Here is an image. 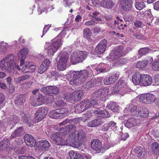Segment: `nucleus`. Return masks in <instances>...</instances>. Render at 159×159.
I'll return each mask as SVG.
<instances>
[{"mask_svg":"<svg viewBox=\"0 0 159 159\" xmlns=\"http://www.w3.org/2000/svg\"><path fill=\"white\" fill-rule=\"evenodd\" d=\"M75 126L73 125H70L61 129H57L58 131L55 134L50 135V138L53 142L56 144L59 145H65V140L62 137H65L69 132L75 130Z\"/></svg>","mask_w":159,"mask_h":159,"instance_id":"obj_1","label":"nucleus"},{"mask_svg":"<svg viewBox=\"0 0 159 159\" xmlns=\"http://www.w3.org/2000/svg\"><path fill=\"white\" fill-rule=\"evenodd\" d=\"M16 59L13 54H9L0 61V68L3 71L13 72L16 69L20 70V68L15 62Z\"/></svg>","mask_w":159,"mask_h":159,"instance_id":"obj_2","label":"nucleus"},{"mask_svg":"<svg viewBox=\"0 0 159 159\" xmlns=\"http://www.w3.org/2000/svg\"><path fill=\"white\" fill-rule=\"evenodd\" d=\"M89 72L86 70L79 71H73L69 72L67 77L70 84L79 85L84 82L88 78Z\"/></svg>","mask_w":159,"mask_h":159,"instance_id":"obj_3","label":"nucleus"},{"mask_svg":"<svg viewBox=\"0 0 159 159\" xmlns=\"http://www.w3.org/2000/svg\"><path fill=\"white\" fill-rule=\"evenodd\" d=\"M62 44L61 40L55 38L51 42L46 43L44 46V52L49 57L53 56Z\"/></svg>","mask_w":159,"mask_h":159,"instance_id":"obj_4","label":"nucleus"},{"mask_svg":"<svg viewBox=\"0 0 159 159\" xmlns=\"http://www.w3.org/2000/svg\"><path fill=\"white\" fill-rule=\"evenodd\" d=\"M97 104L98 102L94 99L92 98L91 100L89 99L84 100L78 105H76L75 106V110L74 111L76 113H80L90 108L93 106L96 105Z\"/></svg>","mask_w":159,"mask_h":159,"instance_id":"obj_5","label":"nucleus"},{"mask_svg":"<svg viewBox=\"0 0 159 159\" xmlns=\"http://www.w3.org/2000/svg\"><path fill=\"white\" fill-rule=\"evenodd\" d=\"M87 53L85 51H75L71 55L70 61L75 64L84 61L86 57Z\"/></svg>","mask_w":159,"mask_h":159,"instance_id":"obj_6","label":"nucleus"},{"mask_svg":"<svg viewBox=\"0 0 159 159\" xmlns=\"http://www.w3.org/2000/svg\"><path fill=\"white\" fill-rule=\"evenodd\" d=\"M58 56L59 60L57 63V68L61 70H64L66 69L69 55L66 52H63L59 53L58 54Z\"/></svg>","mask_w":159,"mask_h":159,"instance_id":"obj_7","label":"nucleus"},{"mask_svg":"<svg viewBox=\"0 0 159 159\" xmlns=\"http://www.w3.org/2000/svg\"><path fill=\"white\" fill-rule=\"evenodd\" d=\"M115 88L116 93L122 96L129 92L130 90L127 83L123 80L118 81L116 85Z\"/></svg>","mask_w":159,"mask_h":159,"instance_id":"obj_8","label":"nucleus"},{"mask_svg":"<svg viewBox=\"0 0 159 159\" xmlns=\"http://www.w3.org/2000/svg\"><path fill=\"white\" fill-rule=\"evenodd\" d=\"M109 92V89L107 88H104L97 90L92 95V99L96 100L100 99L102 101L105 100V98Z\"/></svg>","mask_w":159,"mask_h":159,"instance_id":"obj_9","label":"nucleus"},{"mask_svg":"<svg viewBox=\"0 0 159 159\" xmlns=\"http://www.w3.org/2000/svg\"><path fill=\"white\" fill-rule=\"evenodd\" d=\"M108 64L104 63H101L98 65H93L92 66V70L93 75H96L102 73H105L108 71L109 69Z\"/></svg>","mask_w":159,"mask_h":159,"instance_id":"obj_10","label":"nucleus"},{"mask_svg":"<svg viewBox=\"0 0 159 159\" xmlns=\"http://www.w3.org/2000/svg\"><path fill=\"white\" fill-rule=\"evenodd\" d=\"M75 133L70 134L66 138V140L65 141V145H69L79 148L80 147V143L76 140Z\"/></svg>","mask_w":159,"mask_h":159,"instance_id":"obj_11","label":"nucleus"},{"mask_svg":"<svg viewBox=\"0 0 159 159\" xmlns=\"http://www.w3.org/2000/svg\"><path fill=\"white\" fill-rule=\"evenodd\" d=\"M123 46H120L114 49L111 51L109 57L110 58L111 60L118 59L124 54L123 53Z\"/></svg>","mask_w":159,"mask_h":159,"instance_id":"obj_12","label":"nucleus"},{"mask_svg":"<svg viewBox=\"0 0 159 159\" xmlns=\"http://www.w3.org/2000/svg\"><path fill=\"white\" fill-rule=\"evenodd\" d=\"M156 98L155 96L151 93L143 94L139 97L140 101L146 104L153 102Z\"/></svg>","mask_w":159,"mask_h":159,"instance_id":"obj_13","label":"nucleus"},{"mask_svg":"<svg viewBox=\"0 0 159 159\" xmlns=\"http://www.w3.org/2000/svg\"><path fill=\"white\" fill-rule=\"evenodd\" d=\"M48 113L46 109L44 107L39 108L34 114L35 120L36 122H39L43 119Z\"/></svg>","mask_w":159,"mask_h":159,"instance_id":"obj_14","label":"nucleus"},{"mask_svg":"<svg viewBox=\"0 0 159 159\" xmlns=\"http://www.w3.org/2000/svg\"><path fill=\"white\" fill-rule=\"evenodd\" d=\"M107 44V41L105 39L101 41L95 48V52L98 54L104 53L106 51Z\"/></svg>","mask_w":159,"mask_h":159,"instance_id":"obj_15","label":"nucleus"},{"mask_svg":"<svg viewBox=\"0 0 159 159\" xmlns=\"http://www.w3.org/2000/svg\"><path fill=\"white\" fill-rule=\"evenodd\" d=\"M50 146V143L46 140L39 141L36 144L37 148L41 151L48 150Z\"/></svg>","mask_w":159,"mask_h":159,"instance_id":"obj_16","label":"nucleus"},{"mask_svg":"<svg viewBox=\"0 0 159 159\" xmlns=\"http://www.w3.org/2000/svg\"><path fill=\"white\" fill-rule=\"evenodd\" d=\"M140 85L146 86L150 85L152 83V78L151 77L147 74L142 75Z\"/></svg>","mask_w":159,"mask_h":159,"instance_id":"obj_17","label":"nucleus"},{"mask_svg":"<svg viewBox=\"0 0 159 159\" xmlns=\"http://www.w3.org/2000/svg\"><path fill=\"white\" fill-rule=\"evenodd\" d=\"M24 141L26 144L29 146L33 147L36 146V140L33 136L29 134H25L24 136Z\"/></svg>","mask_w":159,"mask_h":159,"instance_id":"obj_18","label":"nucleus"},{"mask_svg":"<svg viewBox=\"0 0 159 159\" xmlns=\"http://www.w3.org/2000/svg\"><path fill=\"white\" fill-rule=\"evenodd\" d=\"M29 50L27 48L21 49L17 53V55L20 59V66H22L24 63L25 60L28 53Z\"/></svg>","mask_w":159,"mask_h":159,"instance_id":"obj_19","label":"nucleus"},{"mask_svg":"<svg viewBox=\"0 0 159 159\" xmlns=\"http://www.w3.org/2000/svg\"><path fill=\"white\" fill-rule=\"evenodd\" d=\"M45 102V99L41 94H39L37 98L31 102V105L33 106H38L41 105Z\"/></svg>","mask_w":159,"mask_h":159,"instance_id":"obj_20","label":"nucleus"},{"mask_svg":"<svg viewBox=\"0 0 159 159\" xmlns=\"http://www.w3.org/2000/svg\"><path fill=\"white\" fill-rule=\"evenodd\" d=\"M83 93V91L81 90L73 91L71 93L73 102H77L81 99Z\"/></svg>","mask_w":159,"mask_h":159,"instance_id":"obj_21","label":"nucleus"},{"mask_svg":"<svg viewBox=\"0 0 159 159\" xmlns=\"http://www.w3.org/2000/svg\"><path fill=\"white\" fill-rule=\"evenodd\" d=\"M91 146L92 148L96 151H100L102 147V143L98 139L93 140Z\"/></svg>","mask_w":159,"mask_h":159,"instance_id":"obj_22","label":"nucleus"},{"mask_svg":"<svg viewBox=\"0 0 159 159\" xmlns=\"http://www.w3.org/2000/svg\"><path fill=\"white\" fill-rule=\"evenodd\" d=\"M50 63V61L48 59L44 60L39 67L38 70V72L40 74L43 73L48 68Z\"/></svg>","mask_w":159,"mask_h":159,"instance_id":"obj_23","label":"nucleus"},{"mask_svg":"<svg viewBox=\"0 0 159 159\" xmlns=\"http://www.w3.org/2000/svg\"><path fill=\"white\" fill-rule=\"evenodd\" d=\"M132 4L131 0H123L122 2V7L125 11H129L132 9Z\"/></svg>","mask_w":159,"mask_h":159,"instance_id":"obj_24","label":"nucleus"},{"mask_svg":"<svg viewBox=\"0 0 159 159\" xmlns=\"http://www.w3.org/2000/svg\"><path fill=\"white\" fill-rule=\"evenodd\" d=\"M100 4L102 7L107 9H111L114 5L112 0H102L101 1Z\"/></svg>","mask_w":159,"mask_h":159,"instance_id":"obj_25","label":"nucleus"},{"mask_svg":"<svg viewBox=\"0 0 159 159\" xmlns=\"http://www.w3.org/2000/svg\"><path fill=\"white\" fill-rule=\"evenodd\" d=\"M142 75L139 72L135 73L132 76V82L135 85H140Z\"/></svg>","mask_w":159,"mask_h":159,"instance_id":"obj_26","label":"nucleus"},{"mask_svg":"<svg viewBox=\"0 0 159 159\" xmlns=\"http://www.w3.org/2000/svg\"><path fill=\"white\" fill-rule=\"evenodd\" d=\"M73 133H75V136L77 141L80 143V145L81 144V141H83L85 138V135L83 130H79L78 132H75Z\"/></svg>","mask_w":159,"mask_h":159,"instance_id":"obj_27","label":"nucleus"},{"mask_svg":"<svg viewBox=\"0 0 159 159\" xmlns=\"http://www.w3.org/2000/svg\"><path fill=\"white\" fill-rule=\"evenodd\" d=\"M137 115L140 116L142 117H147L149 114V111L145 107H140Z\"/></svg>","mask_w":159,"mask_h":159,"instance_id":"obj_28","label":"nucleus"},{"mask_svg":"<svg viewBox=\"0 0 159 159\" xmlns=\"http://www.w3.org/2000/svg\"><path fill=\"white\" fill-rule=\"evenodd\" d=\"M134 152L139 158L142 159L144 157L145 152L144 149L143 147H137L134 149Z\"/></svg>","mask_w":159,"mask_h":159,"instance_id":"obj_29","label":"nucleus"},{"mask_svg":"<svg viewBox=\"0 0 159 159\" xmlns=\"http://www.w3.org/2000/svg\"><path fill=\"white\" fill-rule=\"evenodd\" d=\"M31 116L29 114H25L24 113H23L22 114V120L24 122L26 123L29 126H31L33 125V121L31 120Z\"/></svg>","mask_w":159,"mask_h":159,"instance_id":"obj_30","label":"nucleus"},{"mask_svg":"<svg viewBox=\"0 0 159 159\" xmlns=\"http://www.w3.org/2000/svg\"><path fill=\"white\" fill-rule=\"evenodd\" d=\"M102 21V20L100 18L93 16L90 20L86 22L84 25L87 26L94 25L97 24L98 22L101 21Z\"/></svg>","mask_w":159,"mask_h":159,"instance_id":"obj_31","label":"nucleus"},{"mask_svg":"<svg viewBox=\"0 0 159 159\" xmlns=\"http://www.w3.org/2000/svg\"><path fill=\"white\" fill-rule=\"evenodd\" d=\"M69 154L70 159H84L83 156L77 152L70 151Z\"/></svg>","mask_w":159,"mask_h":159,"instance_id":"obj_32","label":"nucleus"},{"mask_svg":"<svg viewBox=\"0 0 159 159\" xmlns=\"http://www.w3.org/2000/svg\"><path fill=\"white\" fill-rule=\"evenodd\" d=\"M10 141L8 139L2 140L0 142V152L9 147Z\"/></svg>","mask_w":159,"mask_h":159,"instance_id":"obj_33","label":"nucleus"},{"mask_svg":"<svg viewBox=\"0 0 159 159\" xmlns=\"http://www.w3.org/2000/svg\"><path fill=\"white\" fill-rule=\"evenodd\" d=\"M102 123L100 119H95L89 122L88 125L90 127H95L101 125Z\"/></svg>","mask_w":159,"mask_h":159,"instance_id":"obj_34","label":"nucleus"},{"mask_svg":"<svg viewBox=\"0 0 159 159\" xmlns=\"http://www.w3.org/2000/svg\"><path fill=\"white\" fill-rule=\"evenodd\" d=\"M138 123L137 120L134 118H132L129 119L125 125L127 127L129 128L136 125Z\"/></svg>","mask_w":159,"mask_h":159,"instance_id":"obj_35","label":"nucleus"},{"mask_svg":"<svg viewBox=\"0 0 159 159\" xmlns=\"http://www.w3.org/2000/svg\"><path fill=\"white\" fill-rule=\"evenodd\" d=\"M146 0H137L135 6L136 8L139 10H140L144 8L145 7L144 2Z\"/></svg>","mask_w":159,"mask_h":159,"instance_id":"obj_36","label":"nucleus"},{"mask_svg":"<svg viewBox=\"0 0 159 159\" xmlns=\"http://www.w3.org/2000/svg\"><path fill=\"white\" fill-rule=\"evenodd\" d=\"M152 151L156 155H159V144L154 142L152 144Z\"/></svg>","mask_w":159,"mask_h":159,"instance_id":"obj_37","label":"nucleus"},{"mask_svg":"<svg viewBox=\"0 0 159 159\" xmlns=\"http://www.w3.org/2000/svg\"><path fill=\"white\" fill-rule=\"evenodd\" d=\"M25 101V97L24 95H21L17 97L15 101V104L17 105H22Z\"/></svg>","mask_w":159,"mask_h":159,"instance_id":"obj_38","label":"nucleus"},{"mask_svg":"<svg viewBox=\"0 0 159 159\" xmlns=\"http://www.w3.org/2000/svg\"><path fill=\"white\" fill-rule=\"evenodd\" d=\"M151 49L147 47L140 48L139 51V56L141 57L142 56L145 55L146 54L152 51Z\"/></svg>","mask_w":159,"mask_h":159,"instance_id":"obj_39","label":"nucleus"},{"mask_svg":"<svg viewBox=\"0 0 159 159\" xmlns=\"http://www.w3.org/2000/svg\"><path fill=\"white\" fill-rule=\"evenodd\" d=\"M57 112L60 116L61 118L66 116L68 113V111L66 108H61L56 109Z\"/></svg>","mask_w":159,"mask_h":159,"instance_id":"obj_40","label":"nucleus"},{"mask_svg":"<svg viewBox=\"0 0 159 159\" xmlns=\"http://www.w3.org/2000/svg\"><path fill=\"white\" fill-rule=\"evenodd\" d=\"M118 106H117L115 102H110L107 106V108L111 109L113 112L116 111L118 108Z\"/></svg>","mask_w":159,"mask_h":159,"instance_id":"obj_41","label":"nucleus"},{"mask_svg":"<svg viewBox=\"0 0 159 159\" xmlns=\"http://www.w3.org/2000/svg\"><path fill=\"white\" fill-rule=\"evenodd\" d=\"M19 120L16 116H11L8 120L7 124L8 125H15L16 123L18 122Z\"/></svg>","mask_w":159,"mask_h":159,"instance_id":"obj_42","label":"nucleus"},{"mask_svg":"<svg viewBox=\"0 0 159 159\" xmlns=\"http://www.w3.org/2000/svg\"><path fill=\"white\" fill-rule=\"evenodd\" d=\"M48 114L50 117L52 118L55 119L61 118L56 109L50 111Z\"/></svg>","mask_w":159,"mask_h":159,"instance_id":"obj_43","label":"nucleus"},{"mask_svg":"<svg viewBox=\"0 0 159 159\" xmlns=\"http://www.w3.org/2000/svg\"><path fill=\"white\" fill-rule=\"evenodd\" d=\"M23 129L22 127H20L15 130L11 135V138H15L21 135Z\"/></svg>","mask_w":159,"mask_h":159,"instance_id":"obj_44","label":"nucleus"},{"mask_svg":"<svg viewBox=\"0 0 159 159\" xmlns=\"http://www.w3.org/2000/svg\"><path fill=\"white\" fill-rule=\"evenodd\" d=\"M59 90V88L56 86H49V93L56 94L58 93Z\"/></svg>","mask_w":159,"mask_h":159,"instance_id":"obj_45","label":"nucleus"},{"mask_svg":"<svg viewBox=\"0 0 159 159\" xmlns=\"http://www.w3.org/2000/svg\"><path fill=\"white\" fill-rule=\"evenodd\" d=\"M98 79H93L89 81L87 84L86 87L89 88L92 87L93 86L97 84Z\"/></svg>","mask_w":159,"mask_h":159,"instance_id":"obj_46","label":"nucleus"},{"mask_svg":"<svg viewBox=\"0 0 159 159\" xmlns=\"http://www.w3.org/2000/svg\"><path fill=\"white\" fill-rule=\"evenodd\" d=\"M139 106H138L136 107V106H134L132 104H131L129 107L128 108V111H130L131 112H135L136 115H137L138 112L139 111L138 109H139L140 108Z\"/></svg>","mask_w":159,"mask_h":159,"instance_id":"obj_47","label":"nucleus"},{"mask_svg":"<svg viewBox=\"0 0 159 159\" xmlns=\"http://www.w3.org/2000/svg\"><path fill=\"white\" fill-rule=\"evenodd\" d=\"M69 121L68 120V119H66L63 122L60 123V124H57V125H56L55 126L54 128L56 129H62L65 127H66L68 125L64 127H62L61 126H63L67 124L68 122Z\"/></svg>","mask_w":159,"mask_h":159,"instance_id":"obj_48","label":"nucleus"},{"mask_svg":"<svg viewBox=\"0 0 159 159\" xmlns=\"http://www.w3.org/2000/svg\"><path fill=\"white\" fill-rule=\"evenodd\" d=\"M119 73L118 72H116L109 77L112 84L114 83L118 79L119 77Z\"/></svg>","mask_w":159,"mask_h":159,"instance_id":"obj_49","label":"nucleus"},{"mask_svg":"<svg viewBox=\"0 0 159 159\" xmlns=\"http://www.w3.org/2000/svg\"><path fill=\"white\" fill-rule=\"evenodd\" d=\"M146 62L143 61H142L138 62L136 65V67L138 68H143L147 66Z\"/></svg>","mask_w":159,"mask_h":159,"instance_id":"obj_50","label":"nucleus"},{"mask_svg":"<svg viewBox=\"0 0 159 159\" xmlns=\"http://www.w3.org/2000/svg\"><path fill=\"white\" fill-rule=\"evenodd\" d=\"M49 6V4H48V6H47L45 9H43V8H38V12L39 14H42L43 12H47L48 11H51L53 8L52 7V6L48 7V6Z\"/></svg>","mask_w":159,"mask_h":159,"instance_id":"obj_51","label":"nucleus"},{"mask_svg":"<svg viewBox=\"0 0 159 159\" xmlns=\"http://www.w3.org/2000/svg\"><path fill=\"white\" fill-rule=\"evenodd\" d=\"M152 68L155 71L159 70V59L153 62L152 65Z\"/></svg>","mask_w":159,"mask_h":159,"instance_id":"obj_52","label":"nucleus"},{"mask_svg":"<svg viewBox=\"0 0 159 159\" xmlns=\"http://www.w3.org/2000/svg\"><path fill=\"white\" fill-rule=\"evenodd\" d=\"M92 34L90 29L86 28L84 29V37L87 39L89 37H90Z\"/></svg>","mask_w":159,"mask_h":159,"instance_id":"obj_53","label":"nucleus"},{"mask_svg":"<svg viewBox=\"0 0 159 159\" xmlns=\"http://www.w3.org/2000/svg\"><path fill=\"white\" fill-rule=\"evenodd\" d=\"M144 15L148 17V20L149 23L152 22L153 19V18L152 16L151 12L149 11H145L144 13Z\"/></svg>","mask_w":159,"mask_h":159,"instance_id":"obj_54","label":"nucleus"},{"mask_svg":"<svg viewBox=\"0 0 159 159\" xmlns=\"http://www.w3.org/2000/svg\"><path fill=\"white\" fill-rule=\"evenodd\" d=\"M116 124V123L113 121L109 122L107 124L109 128L112 129L114 131H116L117 130Z\"/></svg>","mask_w":159,"mask_h":159,"instance_id":"obj_55","label":"nucleus"},{"mask_svg":"<svg viewBox=\"0 0 159 159\" xmlns=\"http://www.w3.org/2000/svg\"><path fill=\"white\" fill-rule=\"evenodd\" d=\"M92 113L90 111H88L86 113L84 114L82 116V120L84 121L87 120L88 119L92 117Z\"/></svg>","mask_w":159,"mask_h":159,"instance_id":"obj_56","label":"nucleus"},{"mask_svg":"<svg viewBox=\"0 0 159 159\" xmlns=\"http://www.w3.org/2000/svg\"><path fill=\"white\" fill-rule=\"evenodd\" d=\"M133 35L135 37L139 39H146V37L140 33H134Z\"/></svg>","mask_w":159,"mask_h":159,"instance_id":"obj_57","label":"nucleus"},{"mask_svg":"<svg viewBox=\"0 0 159 159\" xmlns=\"http://www.w3.org/2000/svg\"><path fill=\"white\" fill-rule=\"evenodd\" d=\"M55 102L57 106L58 107L61 106L64 104V101L62 98H56Z\"/></svg>","mask_w":159,"mask_h":159,"instance_id":"obj_58","label":"nucleus"},{"mask_svg":"<svg viewBox=\"0 0 159 159\" xmlns=\"http://www.w3.org/2000/svg\"><path fill=\"white\" fill-rule=\"evenodd\" d=\"M45 101H47L48 102L51 103L54 100V97L52 95L48 94L46 95L45 98Z\"/></svg>","mask_w":159,"mask_h":159,"instance_id":"obj_59","label":"nucleus"},{"mask_svg":"<svg viewBox=\"0 0 159 159\" xmlns=\"http://www.w3.org/2000/svg\"><path fill=\"white\" fill-rule=\"evenodd\" d=\"M28 65L29 66V70H30V72H34L36 69V66L33 64V63L31 62H28Z\"/></svg>","mask_w":159,"mask_h":159,"instance_id":"obj_60","label":"nucleus"},{"mask_svg":"<svg viewBox=\"0 0 159 159\" xmlns=\"http://www.w3.org/2000/svg\"><path fill=\"white\" fill-rule=\"evenodd\" d=\"M64 99L68 101H71L73 102L71 93H66L65 95Z\"/></svg>","mask_w":159,"mask_h":159,"instance_id":"obj_61","label":"nucleus"},{"mask_svg":"<svg viewBox=\"0 0 159 159\" xmlns=\"http://www.w3.org/2000/svg\"><path fill=\"white\" fill-rule=\"evenodd\" d=\"M93 112L95 115L100 117H101V116H100L99 115H101L102 114L103 110L96 108L93 110Z\"/></svg>","mask_w":159,"mask_h":159,"instance_id":"obj_62","label":"nucleus"},{"mask_svg":"<svg viewBox=\"0 0 159 159\" xmlns=\"http://www.w3.org/2000/svg\"><path fill=\"white\" fill-rule=\"evenodd\" d=\"M29 66L28 65V62H27L26 63L25 65L22 68V72L23 73H26L29 72L30 70H29Z\"/></svg>","mask_w":159,"mask_h":159,"instance_id":"obj_63","label":"nucleus"},{"mask_svg":"<svg viewBox=\"0 0 159 159\" xmlns=\"http://www.w3.org/2000/svg\"><path fill=\"white\" fill-rule=\"evenodd\" d=\"M154 82L156 85H159V74H157L154 75Z\"/></svg>","mask_w":159,"mask_h":159,"instance_id":"obj_64","label":"nucleus"}]
</instances>
